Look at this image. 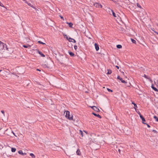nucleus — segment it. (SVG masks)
Here are the masks:
<instances>
[{
	"mask_svg": "<svg viewBox=\"0 0 158 158\" xmlns=\"http://www.w3.org/2000/svg\"><path fill=\"white\" fill-rule=\"evenodd\" d=\"M140 117L141 118V119L142 121V123L143 124H146V123H144V122L145 121V118H144L142 115H140Z\"/></svg>",
	"mask_w": 158,
	"mask_h": 158,
	"instance_id": "9",
	"label": "nucleus"
},
{
	"mask_svg": "<svg viewBox=\"0 0 158 158\" xmlns=\"http://www.w3.org/2000/svg\"><path fill=\"white\" fill-rule=\"evenodd\" d=\"M66 23L68 24L69 25V27H73L72 26L73 25V24L72 23H71V22H70V23H68V22H67Z\"/></svg>",
	"mask_w": 158,
	"mask_h": 158,
	"instance_id": "11",
	"label": "nucleus"
},
{
	"mask_svg": "<svg viewBox=\"0 0 158 158\" xmlns=\"http://www.w3.org/2000/svg\"><path fill=\"white\" fill-rule=\"evenodd\" d=\"M100 6L101 7H102V5H99V7Z\"/></svg>",
	"mask_w": 158,
	"mask_h": 158,
	"instance_id": "41",
	"label": "nucleus"
},
{
	"mask_svg": "<svg viewBox=\"0 0 158 158\" xmlns=\"http://www.w3.org/2000/svg\"><path fill=\"white\" fill-rule=\"evenodd\" d=\"M137 6L138 7L141 8V9H142V7L138 3H137Z\"/></svg>",
	"mask_w": 158,
	"mask_h": 158,
	"instance_id": "29",
	"label": "nucleus"
},
{
	"mask_svg": "<svg viewBox=\"0 0 158 158\" xmlns=\"http://www.w3.org/2000/svg\"><path fill=\"white\" fill-rule=\"evenodd\" d=\"M79 134L81 135L82 137H83V132L81 131V130H79Z\"/></svg>",
	"mask_w": 158,
	"mask_h": 158,
	"instance_id": "21",
	"label": "nucleus"
},
{
	"mask_svg": "<svg viewBox=\"0 0 158 158\" xmlns=\"http://www.w3.org/2000/svg\"><path fill=\"white\" fill-rule=\"evenodd\" d=\"M117 79L119 80L120 81H121V82L123 83H127V82L126 81H125L123 80L122 78H121L119 76H118L117 77Z\"/></svg>",
	"mask_w": 158,
	"mask_h": 158,
	"instance_id": "5",
	"label": "nucleus"
},
{
	"mask_svg": "<svg viewBox=\"0 0 158 158\" xmlns=\"http://www.w3.org/2000/svg\"><path fill=\"white\" fill-rule=\"evenodd\" d=\"M143 77H145V78L149 80V81L151 82V83H152V82L153 81L152 80L149 76H147L146 74H144Z\"/></svg>",
	"mask_w": 158,
	"mask_h": 158,
	"instance_id": "4",
	"label": "nucleus"
},
{
	"mask_svg": "<svg viewBox=\"0 0 158 158\" xmlns=\"http://www.w3.org/2000/svg\"><path fill=\"white\" fill-rule=\"evenodd\" d=\"M1 112H2V113L4 115V110H1Z\"/></svg>",
	"mask_w": 158,
	"mask_h": 158,
	"instance_id": "33",
	"label": "nucleus"
},
{
	"mask_svg": "<svg viewBox=\"0 0 158 158\" xmlns=\"http://www.w3.org/2000/svg\"><path fill=\"white\" fill-rule=\"evenodd\" d=\"M94 6L96 7H99V3H96L94 4Z\"/></svg>",
	"mask_w": 158,
	"mask_h": 158,
	"instance_id": "22",
	"label": "nucleus"
},
{
	"mask_svg": "<svg viewBox=\"0 0 158 158\" xmlns=\"http://www.w3.org/2000/svg\"><path fill=\"white\" fill-rule=\"evenodd\" d=\"M18 153L21 155H26V153L24 152L23 153L22 151L21 150H20L18 151Z\"/></svg>",
	"mask_w": 158,
	"mask_h": 158,
	"instance_id": "8",
	"label": "nucleus"
},
{
	"mask_svg": "<svg viewBox=\"0 0 158 158\" xmlns=\"http://www.w3.org/2000/svg\"><path fill=\"white\" fill-rule=\"evenodd\" d=\"M76 153L78 155H80L81 154V153L80 152V151L79 149H77L76 152Z\"/></svg>",
	"mask_w": 158,
	"mask_h": 158,
	"instance_id": "14",
	"label": "nucleus"
},
{
	"mask_svg": "<svg viewBox=\"0 0 158 158\" xmlns=\"http://www.w3.org/2000/svg\"><path fill=\"white\" fill-rule=\"evenodd\" d=\"M65 36H66V39L68 40L69 42H72L74 43H75L76 42V40L70 37H68L66 35H65Z\"/></svg>",
	"mask_w": 158,
	"mask_h": 158,
	"instance_id": "2",
	"label": "nucleus"
},
{
	"mask_svg": "<svg viewBox=\"0 0 158 158\" xmlns=\"http://www.w3.org/2000/svg\"><path fill=\"white\" fill-rule=\"evenodd\" d=\"M6 48V49L7 50V51H8V48H7V47H6V48H5V49Z\"/></svg>",
	"mask_w": 158,
	"mask_h": 158,
	"instance_id": "37",
	"label": "nucleus"
},
{
	"mask_svg": "<svg viewBox=\"0 0 158 158\" xmlns=\"http://www.w3.org/2000/svg\"><path fill=\"white\" fill-rule=\"evenodd\" d=\"M77 45H74V48L75 50H76L77 49Z\"/></svg>",
	"mask_w": 158,
	"mask_h": 158,
	"instance_id": "32",
	"label": "nucleus"
},
{
	"mask_svg": "<svg viewBox=\"0 0 158 158\" xmlns=\"http://www.w3.org/2000/svg\"><path fill=\"white\" fill-rule=\"evenodd\" d=\"M111 10V12H112V14H113V16L114 17H116V14H115L114 12L112 10Z\"/></svg>",
	"mask_w": 158,
	"mask_h": 158,
	"instance_id": "23",
	"label": "nucleus"
},
{
	"mask_svg": "<svg viewBox=\"0 0 158 158\" xmlns=\"http://www.w3.org/2000/svg\"><path fill=\"white\" fill-rule=\"evenodd\" d=\"M0 6H2V7H5L4 6L3 4L1 3V2L0 1Z\"/></svg>",
	"mask_w": 158,
	"mask_h": 158,
	"instance_id": "30",
	"label": "nucleus"
},
{
	"mask_svg": "<svg viewBox=\"0 0 158 158\" xmlns=\"http://www.w3.org/2000/svg\"><path fill=\"white\" fill-rule=\"evenodd\" d=\"M3 43L2 41H0V45Z\"/></svg>",
	"mask_w": 158,
	"mask_h": 158,
	"instance_id": "40",
	"label": "nucleus"
},
{
	"mask_svg": "<svg viewBox=\"0 0 158 158\" xmlns=\"http://www.w3.org/2000/svg\"><path fill=\"white\" fill-rule=\"evenodd\" d=\"M38 43L41 44H45V43H44L41 42V41H38Z\"/></svg>",
	"mask_w": 158,
	"mask_h": 158,
	"instance_id": "27",
	"label": "nucleus"
},
{
	"mask_svg": "<svg viewBox=\"0 0 158 158\" xmlns=\"http://www.w3.org/2000/svg\"><path fill=\"white\" fill-rule=\"evenodd\" d=\"M11 152H15L16 151V149L15 148H11Z\"/></svg>",
	"mask_w": 158,
	"mask_h": 158,
	"instance_id": "19",
	"label": "nucleus"
},
{
	"mask_svg": "<svg viewBox=\"0 0 158 158\" xmlns=\"http://www.w3.org/2000/svg\"><path fill=\"white\" fill-rule=\"evenodd\" d=\"M131 42L133 43H134V44H136V41L135 40H134L132 39H131Z\"/></svg>",
	"mask_w": 158,
	"mask_h": 158,
	"instance_id": "24",
	"label": "nucleus"
},
{
	"mask_svg": "<svg viewBox=\"0 0 158 158\" xmlns=\"http://www.w3.org/2000/svg\"><path fill=\"white\" fill-rule=\"evenodd\" d=\"M30 155L31 156L32 158H35V156L32 153H31L30 154Z\"/></svg>",
	"mask_w": 158,
	"mask_h": 158,
	"instance_id": "20",
	"label": "nucleus"
},
{
	"mask_svg": "<svg viewBox=\"0 0 158 158\" xmlns=\"http://www.w3.org/2000/svg\"><path fill=\"white\" fill-rule=\"evenodd\" d=\"M37 52L42 57H44L45 56V55L43 54L42 52L39 51L38 50H37Z\"/></svg>",
	"mask_w": 158,
	"mask_h": 158,
	"instance_id": "6",
	"label": "nucleus"
},
{
	"mask_svg": "<svg viewBox=\"0 0 158 158\" xmlns=\"http://www.w3.org/2000/svg\"><path fill=\"white\" fill-rule=\"evenodd\" d=\"M107 71H108L107 74H110L112 73V71L110 69H107Z\"/></svg>",
	"mask_w": 158,
	"mask_h": 158,
	"instance_id": "15",
	"label": "nucleus"
},
{
	"mask_svg": "<svg viewBox=\"0 0 158 158\" xmlns=\"http://www.w3.org/2000/svg\"><path fill=\"white\" fill-rule=\"evenodd\" d=\"M1 71H2V70H0V72Z\"/></svg>",
	"mask_w": 158,
	"mask_h": 158,
	"instance_id": "46",
	"label": "nucleus"
},
{
	"mask_svg": "<svg viewBox=\"0 0 158 158\" xmlns=\"http://www.w3.org/2000/svg\"><path fill=\"white\" fill-rule=\"evenodd\" d=\"M13 134H14L15 136H16L15 135V133H14V132H13Z\"/></svg>",
	"mask_w": 158,
	"mask_h": 158,
	"instance_id": "44",
	"label": "nucleus"
},
{
	"mask_svg": "<svg viewBox=\"0 0 158 158\" xmlns=\"http://www.w3.org/2000/svg\"><path fill=\"white\" fill-rule=\"evenodd\" d=\"M152 31H154V32L155 33H156V34L158 35V32H157L156 31H154V30H152Z\"/></svg>",
	"mask_w": 158,
	"mask_h": 158,
	"instance_id": "34",
	"label": "nucleus"
},
{
	"mask_svg": "<svg viewBox=\"0 0 158 158\" xmlns=\"http://www.w3.org/2000/svg\"><path fill=\"white\" fill-rule=\"evenodd\" d=\"M60 17L61 19H63L64 18L63 16H60Z\"/></svg>",
	"mask_w": 158,
	"mask_h": 158,
	"instance_id": "36",
	"label": "nucleus"
},
{
	"mask_svg": "<svg viewBox=\"0 0 158 158\" xmlns=\"http://www.w3.org/2000/svg\"><path fill=\"white\" fill-rule=\"evenodd\" d=\"M107 90L109 92H112V90L109 89L107 88Z\"/></svg>",
	"mask_w": 158,
	"mask_h": 158,
	"instance_id": "31",
	"label": "nucleus"
},
{
	"mask_svg": "<svg viewBox=\"0 0 158 158\" xmlns=\"http://www.w3.org/2000/svg\"><path fill=\"white\" fill-rule=\"evenodd\" d=\"M23 47L24 48H30L31 47V46L29 44H27V45H23Z\"/></svg>",
	"mask_w": 158,
	"mask_h": 158,
	"instance_id": "13",
	"label": "nucleus"
},
{
	"mask_svg": "<svg viewBox=\"0 0 158 158\" xmlns=\"http://www.w3.org/2000/svg\"><path fill=\"white\" fill-rule=\"evenodd\" d=\"M37 70L39 71H40V69H37Z\"/></svg>",
	"mask_w": 158,
	"mask_h": 158,
	"instance_id": "43",
	"label": "nucleus"
},
{
	"mask_svg": "<svg viewBox=\"0 0 158 158\" xmlns=\"http://www.w3.org/2000/svg\"><path fill=\"white\" fill-rule=\"evenodd\" d=\"M151 87L154 90H155L156 91H158L157 89L155 87L152 85Z\"/></svg>",
	"mask_w": 158,
	"mask_h": 158,
	"instance_id": "16",
	"label": "nucleus"
},
{
	"mask_svg": "<svg viewBox=\"0 0 158 158\" xmlns=\"http://www.w3.org/2000/svg\"><path fill=\"white\" fill-rule=\"evenodd\" d=\"M94 46H95V49L97 51L99 50V46L98 44L95 43L94 44Z\"/></svg>",
	"mask_w": 158,
	"mask_h": 158,
	"instance_id": "10",
	"label": "nucleus"
},
{
	"mask_svg": "<svg viewBox=\"0 0 158 158\" xmlns=\"http://www.w3.org/2000/svg\"><path fill=\"white\" fill-rule=\"evenodd\" d=\"M116 67L117 68V69H119V67L118 66H116Z\"/></svg>",
	"mask_w": 158,
	"mask_h": 158,
	"instance_id": "39",
	"label": "nucleus"
},
{
	"mask_svg": "<svg viewBox=\"0 0 158 158\" xmlns=\"http://www.w3.org/2000/svg\"><path fill=\"white\" fill-rule=\"evenodd\" d=\"M0 46L2 48V49H5V48H6V44L3 43Z\"/></svg>",
	"mask_w": 158,
	"mask_h": 158,
	"instance_id": "7",
	"label": "nucleus"
},
{
	"mask_svg": "<svg viewBox=\"0 0 158 158\" xmlns=\"http://www.w3.org/2000/svg\"><path fill=\"white\" fill-rule=\"evenodd\" d=\"M154 118L155 119L156 121L158 122V118L156 116H154Z\"/></svg>",
	"mask_w": 158,
	"mask_h": 158,
	"instance_id": "28",
	"label": "nucleus"
},
{
	"mask_svg": "<svg viewBox=\"0 0 158 158\" xmlns=\"http://www.w3.org/2000/svg\"><path fill=\"white\" fill-rule=\"evenodd\" d=\"M122 73L123 75H124V73L123 72Z\"/></svg>",
	"mask_w": 158,
	"mask_h": 158,
	"instance_id": "42",
	"label": "nucleus"
},
{
	"mask_svg": "<svg viewBox=\"0 0 158 158\" xmlns=\"http://www.w3.org/2000/svg\"><path fill=\"white\" fill-rule=\"evenodd\" d=\"M101 118V116L99 115V118Z\"/></svg>",
	"mask_w": 158,
	"mask_h": 158,
	"instance_id": "45",
	"label": "nucleus"
},
{
	"mask_svg": "<svg viewBox=\"0 0 158 158\" xmlns=\"http://www.w3.org/2000/svg\"><path fill=\"white\" fill-rule=\"evenodd\" d=\"M60 57L61 59V61L62 62H65V60L67 59V58L66 56H64L63 55L60 56Z\"/></svg>",
	"mask_w": 158,
	"mask_h": 158,
	"instance_id": "3",
	"label": "nucleus"
},
{
	"mask_svg": "<svg viewBox=\"0 0 158 158\" xmlns=\"http://www.w3.org/2000/svg\"><path fill=\"white\" fill-rule=\"evenodd\" d=\"M65 117L69 120H73V116L72 115H70V112L69 111H66Z\"/></svg>",
	"mask_w": 158,
	"mask_h": 158,
	"instance_id": "1",
	"label": "nucleus"
},
{
	"mask_svg": "<svg viewBox=\"0 0 158 158\" xmlns=\"http://www.w3.org/2000/svg\"><path fill=\"white\" fill-rule=\"evenodd\" d=\"M69 55L71 56H74V54L73 53V52H69Z\"/></svg>",
	"mask_w": 158,
	"mask_h": 158,
	"instance_id": "17",
	"label": "nucleus"
},
{
	"mask_svg": "<svg viewBox=\"0 0 158 158\" xmlns=\"http://www.w3.org/2000/svg\"><path fill=\"white\" fill-rule=\"evenodd\" d=\"M117 47L118 48H122V46L121 45H117Z\"/></svg>",
	"mask_w": 158,
	"mask_h": 158,
	"instance_id": "25",
	"label": "nucleus"
},
{
	"mask_svg": "<svg viewBox=\"0 0 158 158\" xmlns=\"http://www.w3.org/2000/svg\"><path fill=\"white\" fill-rule=\"evenodd\" d=\"M147 125L148 127L149 128L150 127V126L148 124H147Z\"/></svg>",
	"mask_w": 158,
	"mask_h": 158,
	"instance_id": "38",
	"label": "nucleus"
},
{
	"mask_svg": "<svg viewBox=\"0 0 158 158\" xmlns=\"http://www.w3.org/2000/svg\"><path fill=\"white\" fill-rule=\"evenodd\" d=\"M92 114H94V116H97L98 117H99V114H96L94 113H92Z\"/></svg>",
	"mask_w": 158,
	"mask_h": 158,
	"instance_id": "26",
	"label": "nucleus"
},
{
	"mask_svg": "<svg viewBox=\"0 0 158 158\" xmlns=\"http://www.w3.org/2000/svg\"><path fill=\"white\" fill-rule=\"evenodd\" d=\"M132 103L134 105V108L136 111V108H137V105L133 102H132Z\"/></svg>",
	"mask_w": 158,
	"mask_h": 158,
	"instance_id": "18",
	"label": "nucleus"
},
{
	"mask_svg": "<svg viewBox=\"0 0 158 158\" xmlns=\"http://www.w3.org/2000/svg\"><path fill=\"white\" fill-rule=\"evenodd\" d=\"M118 151H119V152H120V150H119H119Z\"/></svg>",
	"mask_w": 158,
	"mask_h": 158,
	"instance_id": "47",
	"label": "nucleus"
},
{
	"mask_svg": "<svg viewBox=\"0 0 158 158\" xmlns=\"http://www.w3.org/2000/svg\"><path fill=\"white\" fill-rule=\"evenodd\" d=\"M91 107L93 110H94L96 111L97 110H99V109L98 108H97V107L94 106H92Z\"/></svg>",
	"mask_w": 158,
	"mask_h": 158,
	"instance_id": "12",
	"label": "nucleus"
},
{
	"mask_svg": "<svg viewBox=\"0 0 158 158\" xmlns=\"http://www.w3.org/2000/svg\"><path fill=\"white\" fill-rule=\"evenodd\" d=\"M137 113L139 115V116L140 117V115H141V114L140 112L139 111H138V112H137Z\"/></svg>",
	"mask_w": 158,
	"mask_h": 158,
	"instance_id": "35",
	"label": "nucleus"
}]
</instances>
